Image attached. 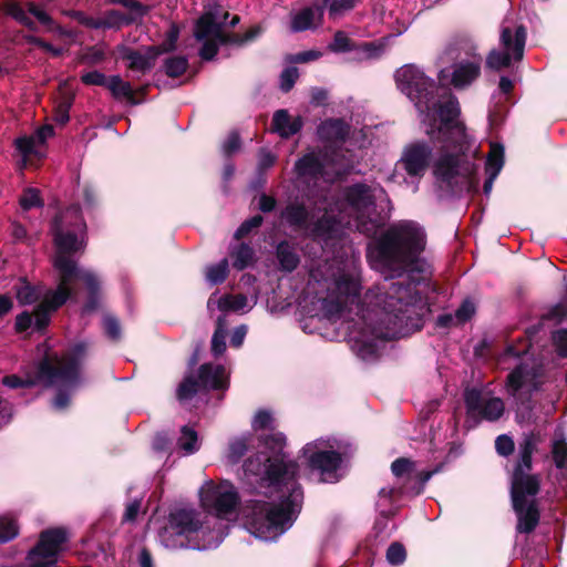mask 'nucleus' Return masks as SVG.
<instances>
[{"mask_svg":"<svg viewBox=\"0 0 567 567\" xmlns=\"http://www.w3.org/2000/svg\"><path fill=\"white\" fill-rule=\"evenodd\" d=\"M247 305V297L245 295H225L218 300V309L220 311H238Z\"/></svg>","mask_w":567,"mask_h":567,"instance_id":"obj_50","label":"nucleus"},{"mask_svg":"<svg viewBox=\"0 0 567 567\" xmlns=\"http://www.w3.org/2000/svg\"><path fill=\"white\" fill-rule=\"evenodd\" d=\"M75 280L83 281L86 289V299L81 308V313L85 316L95 312L102 299L101 281L99 277L92 271L81 270L79 268L76 270Z\"/></svg>","mask_w":567,"mask_h":567,"instance_id":"obj_21","label":"nucleus"},{"mask_svg":"<svg viewBox=\"0 0 567 567\" xmlns=\"http://www.w3.org/2000/svg\"><path fill=\"white\" fill-rule=\"evenodd\" d=\"M33 317H34L33 311L30 312L28 310H24L21 313H19L16 317L14 331L17 333H23V332L28 331L32 327V324L34 326Z\"/></svg>","mask_w":567,"mask_h":567,"instance_id":"obj_62","label":"nucleus"},{"mask_svg":"<svg viewBox=\"0 0 567 567\" xmlns=\"http://www.w3.org/2000/svg\"><path fill=\"white\" fill-rule=\"evenodd\" d=\"M259 442L271 453L269 457H278L280 460H287L284 449L286 446V436L281 432H275L267 435H260Z\"/></svg>","mask_w":567,"mask_h":567,"instance_id":"obj_35","label":"nucleus"},{"mask_svg":"<svg viewBox=\"0 0 567 567\" xmlns=\"http://www.w3.org/2000/svg\"><path fill=\"white\" fill-rule=\"evenodd\" d=\"M553 342L560 357H567V330L561 329L553 334Z\"/></svg>","mask_w":567,"mask_h":567,"instance_id":"obj_64","label":"nucleus"},{"mask_svg":"<svg viewBox=\"0 0 567 567\" xmlns=\"http://www.w3.org/2000/svg\"><path fill=\"white\" fill-rule=\"evenodd\" d=\"M337 287L340 291L346 292L348 296L359 295V285L350 275H342L337 280Z\"/></svg>","mask_w":567,"mask_h":567,"instance_id":"obj_59","label":"nucleus"},{"mask_svg":"<svg viewBox=\"0 0 567 567\" xmlns=\"http://www.w3.org/2000/svg\"><path fill=\"white\" fill-rule=\"evenodd\" d=\"M73 99H63L54 110V121L58 124L65 125L70 121V109L72 106Z\"/></svg>","mask_w":567,"mask_h":567,"instance_id":"obj_56","label":"nucleus"},{"mask_svg":"<svg viewBox=\"0 0 567 567\" xmlns=\"http://www.w3.org/2000/svg\"><path fill=\"white\" fill-rule=\"evenodd\" d=\"M59 274L58 286L54 290L49 289L42 297L40 303L34 309V330L44 334L51 322V315L59 310L72 296L73 289L72 281L76 278V271H73V266L66 261H59L58 268H54Z\"/></svg>","mask_w":567,"mask_h":567,"instance_id":"obj_9","label":"nucleus"},{"mask_svg":"<svg viewBox=\"0 0 567 567\" xmlns=\"http://www.w3.org/2000/svg\"><path fill=\"white\" fill-rule=\"evenodd\" d=\"M241 147V138L237 131H231L223 144V154L226 157L233 156Z\"/></svg>","mask_w":567,"mask_h":567,"instance_id":"obj_58","label":"nucleus"},{"mask_svg":"<svg viewBox=\"0 0 567 567\" xmlns=\"http://www.w3.org/2000/svg\"><path fill=\"white\" fill-rule=\"evenodd\" d=\"M534 434L526 435L519 445V458L512 476L511 496L513 508L517 516V530L528 534L539 522V509L536 495L539 491V480L529 475L532 455L538 444Z\"/></svg>","mask_w":567,"mask_h":567,"instance_id":"obj_5","label":"nucleus"},{"mask_svg":"<svg viewBox=\"0 0 567 567\" xmlns=\"http://www.w3.org/2000/svg\"><path fill=\"white\" fill-rule=\"evenodd\" d=\"M307 466L312 472H318L321 476L320 481L323 483L337 482V472L342 464V455L333 450L312 451L309 447L303 449Z\"/></svg>","mask_w":567,"mask_h":567,"instance_id":"obj_17","label":"nucleus"},{"mask_svg":"<svg viewBox=\"0 0 567 567\" xmlns=\"http://www.w3.org/2000/svg\"><path fill=\"white\" fill-rule=\"evenodd\" d=\"M198 434L197 432L184 425L181 430V436L178 439V445L182 450H184L187 454H193L198 450Z\"/></svg>","mask_w":567,"mask_h":567,"instance_id":"obj_44","label":"nucleus"},{"mask_svg":"<svg viewBox=\"0 0 567 567\" xmlns=\"http://www.w3.org/2000/svg\"><path fill=\"white\" fill-rule=\"evenodd\" d=\"M203 527L199 513L193 508H177L169 513L161 530L162 543L172 549H203L198 533Z\"/></svg>","mask_w":567,"mask_h":567,"instance_id":"obj_8","label":"nucleus"},{"mask_svg":"<svg viewBox=\"0 0 567 567\" xmlns=\"http://www.w3.org/2000/svg\"><path fill=\"white\" fill-rule=\"evenodd\" d=\"M538 328L526 331L527 340L509 343L497 358V368L508 371L506 391L515 400L530 395L545 382L542 363L535 358L533 339Z\"/></svg>","mask_w":567,"mask_h":567,"instance_id":"obj_4","label":"nucleus"},{"mask_svg":"<svg viewBox=\"0 0 567 567\" xmlns=\"http://www.w3.org/2000/svg\"><path fill=\"white\" fill-rule=\"evenodd\" d=\"M475 305L473 301L466 299L455 311L454 319L457 323H464L468 321L475 313Z\"/></svg>","mask_w":567,"mask_h":567,"instance_id":"obj_60","label":"nucleus"},{"mask_svg":"<svg viewBox=\"0 0 567 567\" xmlns=\"http://www.w3.org/2000/svg\"><path fill=\"white\" fill-rule=\"evenodd\" d=\"M102 327L107 339L113 342H118L121 340L122 327L117 317L112 313L103 315Z\"/></svg>","mask_w":567,"mask_h":567,"instance_id":"obj_43","label":"nucleus"},{"mask_svg":"<svg viewBox=\"0 0 567 567\" xmlns=\"http://www.w3.org/2000/svg\"><path fill=\"white\" fill-rule=\"evenodd\" d=\"M116 52L123 61L128 62V70L142 74L150 72L159 56L158 50L152 45H144L141 50H136L126 44H117Z\"/></svg>","mask_w":567,"mask_h":567,"instance_id":"obj_19","label":"nucleus"},{"mask_svg":"<svg viewBox=\"0 0 567 567\" xmlns=\"http://www.w3.org/2000/svg\"><path fill=\"white\" fill-rule=\"evenodd\" d=\"M422 227L413 220L391 224L373 248L374 268L385 282L378 287L374 318L369 323L375 339L410 336L424 326L425 277L420 262L424 249Z\"/></svg>","mask_w":567,"mask_h":567,"instance_id":"obj_1","label":"nucleus"},{"mask_svg":"<svg viewBox=\"0 0 567 567\" xmlns=\"http://www.w3.org/2000/svg\"><path fill=\"white\" fill-rule=\"evenodd\" d=\"M272 422H274V417L269 411L259 410L254 417L251 426L256 431L272 429Z\"/></svg>","mask_w":567,"mask_h":567,"instance_id":"obj_63","label":"nucleus"},{"mask_svg":"<svg viewBox=\"0 0 567 567\" xmlns=\"http://www.w3.org/2000/svg\"><path fill=\"white\" fill-rule=\"evenodd\" d=\"M308 237L313 241L328 243L339 237L340 223L333 215L323 214L311 226L309 225Z\"/></svg>","mask_w":567,"mask_h":567,"instance_id":"obj_25","label":"nucleus"},{"mask_svg":"<svg viewBox=\"0 0 567 567\" xmlns=\"http://www.w3.org/2000/svg\"><path fill=\"white\" fill-rule=\"evenodd\" d=\"M202 42L203 44L198 52L200 59L204 61H212L213 59H215L219 51V43L217 39H204Z\"/></svg>","mask_w":567,"mask_h":567,"instance_id":"obj_54","label":"nucleus"},{"mask_svg":"<svg viewBox=\"0 0 567 567\" xmlns=\"http://www.w3.org/2000/svg\"><path fill=\"white\" fill-rule=\"evenodd\" d=\"M50 234L55 248L53 268H58L59 261L63 260L76 271L79 266L73 256L83 252L87 245V226L81 205L74 203L59 210L50 221Z\"/></svg>","mask_w":567,"mask_h":567,"instance_id":"obj_7","label":"nucleus"},{"mask_svg":"<svg viewBox=\"0 0 567 567\" xmlns=\"http://www.w3.org/2000/svg\"><path fill=\"white\" fill-rule=\"evenodd\" d=\"M276 257L280 269L287 272L296 270L300 264V257L296 248L288 240H281L276 247Z\"/></svg>","mask_w":567,"mask_h":567,"instance_id":"obj_33","label":"nucleus"},{"mask_svg":"<svg viewBox=\"0 0 567 567\" xmlns=\"http://www.w3.org/2000/svg\"><path fill=\"white\" fill-rule=\"evenodd\" d=\"M386 561L392 566H400L406 559V550L402 543L393 542L386 549Z\"/></svg>","mask_w":567,"mask_h":567,"instance_id":"obj_51","label":"nucleus"},{"mask_svg":"<svg viewBox=\"0 0 567 567\" xmlns=\"http://www.w3.org/2000/svg\"><path fill=\"white\" fill-rule=\"evenodd\" d=\"M401 162L410 176H417L425 169V143L421 142L408 147Z\"/></svg>","mask_w":567,"mask_h":567,"instance_id":"obj_29","label":"nucleus"},{"mask_svg":"<svg viewBox=\"0 0 567 567\" xmlns=\"http://www.w3.org/2000/svg\"><path fill=\"white\" fill-rule=\"evenodd\" d=\"M106 29L120 30L124 25H132L138 23L133 17L124 12L111 9L106 10L103 14Z\"/></svg>","mask_w":567,"mask_h":567,"instance_id":"obj_38","label":"nucleus"},{"mask_svg":"<svg viewBox=\"0 0 567 567\" xmlns=\"http://www.w3.org/2000/svg\"><path fill=\"white\" fill-rule=\"evenodd\" d=\"M385 45L378 42H355L350 39L346 32L339 30L334 33L333 40L328 45V50L334 53H346L355 51L359 59L377 60L381 58Z\"/></svg>","mask_w":567,"mask_h":567,"instance_id":"obj_18","label":"nucleus"},{"mask_svg":"<svg viewBox=\"0 0 567 567\" xmlns=\"http://www.w3.org/2000/svg\"><path fill=\"white\" fill-rule=\"evenodd\" d=\"M12 290L20 306L33 305L43 296L42 286L32 285L25 277L19 278V281L12 287Z\"/></svg>","mask_w":567,"mask_h":567,"instance_id":"obj_31","label":"nucleus"},{"mask_svg":"<svg viewBox=\"0 0 567 567\" xmlns=\"http://www.w3.org/2000/svg\"><path fill=\"white\" fill-rule=\"evenodd\" d=\"M249 447V437L243 436L239 439H236L229 443L228 447V461L231 464H237L244 455L247 453Z\"/></svg>","mask_w":567,"mask_h":567,"instance_id":"obj_48","label":"nucleus"},{"mask_svg":"<svg viewBox=\"0 0 567 567\" xmlns=\"http://www.w3.org/2000/svg\"><path fill=\"white\" fill-rule=\"evenodd\" d=\"M110 4H120L128 10L126 14L133 17L138 22L148 13L150 9L137 0H105Z\"/></svg>","mask_w":567,"mask_h":567,"instance_id":"obj_42","label":"nucleus"},{"mask_svg":"<svg viewBox=\"0 0 567 567\" xmlns=\"http://www.w3.org/2000/svg\"><path fill=\"white\" fill-rule=\"evenodd\" d=\"M181 28L176 22H172L166 34L164 41L158 45H153L154 49H157L159 55L165 53L174 52L177 48V41L179 39Z\"/></svg>","mask_w":567,"mask_h":567,"instance_id":"obj_41","label":"nucleus"},{"mask_svg":"<svg viewBox=\"0 0 567 567\" xmlns=\"http://www.w3.org/2000/svg\"><path fill=\"white\" fill-rule=\"evenodd\" d=\"M551 453L555 465L561 470L567 468V443L561 434H555Z\"/></svg>","mask_w":567,"mask_h":567,"instance_id":"obj_46","label":"nucleus"},{"mask_svg":"<svg viewBox=\"0 0 567 567\" xmlns=\"http://www.w3.org/2000/svg\"><path fill=\"white\" fill-rule=\"evenodd\" d=\"M197 379L200 383L202 390L205 392L210 390L225 391L229 386V380L226 377L225 367L221 364H202L198 369Z\"/></svg>","mask_w":567,"mask_h":567,"instance_id":"obj_22","label":"nucleus"},{"mask_svg":"<svg viewBox=\"0 0 567 567\" xmlns=\"http://www.w3.org/2000/svg\"><path fill=\"white\" fill-rule=\"evenodd\" d=\"M504 166V147L499 144H492L486 159L485 171L487 178L484 183V194L489 195L494 181Z\"/></svg>","mask_w":567,"mask_h":567,"instance_id":"obj_28","label":"nucleus"},{"mask_svg":"<svg viewBox=\"0 0 567 567\" xmlns=\"http://www.w3.org/2000/svg\"><path fill=\"white\" fill-rule=\"evenodd\" d=\"M230 257L233 259V267L240 271L252 264L255 250L249 244L241 243L230 251Z\"/></svg>","mask_w":567,"mask_h":567,"instance_id":"obj_36","label":"nucleus"},{"mask_svg":"<svg viewBox=\"0 0 567 567\" xmlns=\"http://www.w3.org/2000/svg\"><path fill=\"white\" fill-rule=\"evenodd\" d=\"M200 503L207 512L223 518L236 511L239 495L233 488L221 489L218 486L208 485L200 491Z\"/></svg>","mask_w":567,"mask_h":567,"instance_id":"obj_16","label":"nucleus"},{"mask_svg":"<svg viewBox=\"0 0 567 567\" xmlns=\"http://www.w3.org/2000/svg\"><path fill=\"white\" fill-rule=\"evenodd\" d=\"M303 127V118L297 116L292 118L285 109L277 110L271 121V132L277 133L281 138H290L299 133Z\"/></svg>","mask_w":567,"mask_h":567,"instance_id":"obj_26","label":"nucleus"},{"mask_svg":"<svg viewBox=\"0 0 567 567\" xmlns=\"http://www.w3.org/2000/svg\"><path fill=\"white\" fill-rule=\"evenodd\" d=\"M466 55L468 59L460 60L452 70H440L439 81L444 87L432 109L427 107V140L444 150L434 163L433 174L440 187L452 194L472 192L478 185L475 164L462 156L470 147L471 136L461 120L458 100L449 87H467L480 76L481 55L471 52Z\"/></svg>","mask_w":567,"mask_h":567,"instance_id":"obj_2","label":"nucleus"},{"mask_svg":"<svg viewBox=\"0 0 567 567\" xmlns=\"http://www.w3.org/2000/svg\"><path fill=\"white\" fill-rule=\"evenodd\" d=\"M228 274H229L228 260H227V258H224L218 264L208 266L206 268L205 277H206V280L212 286H217V285L223 284L227 279Z\"/></svg>","mask_w":567,"mask_h":567,"instance_id":"obj_40","label":"nucleus"},{"mask_svg":"<svg viewBox=\"0 0 567 567\" xmlns=\"http://www.w3.org/2000/svg\"><path fill=\"white\" fill-rule=\"evenodd\" d=\"M78 380H80V378ZM63 382L65 384L56 389L55 395L52 400V408L58 411H62L69 408V405L71 404V390L69 389V386L76 385L79 381H76L75 383H70L65 381Z\"/></svg>","mask_w":567,"mask_h":567,"instance_id":"obj_49","label":"nucleus"},{"mask_svg":"<svg viewBox=\"0 0 567 567\" xmlns=\"http://www.w3.org/2000/svg\"><path fill=\"white\" fill-rule=\"evenodd\" d=\"M69 543V533L64 527H51L39 534L37 544L28 551V567H55L61 553Z\"/></svg>","mask_w":567,"mask_h":567,"instance_id":"obj_12","label":"nucleus"},{"mask_svg":"<svg viewBox=\"0 0 567 567\" xmlns=\"http://www.w3.org/2000/svg\"><path fill=\"white\" fill-rule=\"evenodd\" d=\"M203 391L197 378L193 374L184 377L176 390V398L179 402L193 399L198 392Z\"/></svg>","mask_w":567,"mask_h":567,"instance_id":"obj_37","label":"nucleus"},{"mask_svg":"<svg viewBox=\"0 0 567 567\" xmlns=\"http://www.w3.org/2000/svg\"><path fill=\"white\" fill-rule=\"evenodd\" d=\"M324 4L315 0L307 7L290 14L289 29L293 33L317 29L323 20Z\"/></svg>","mask_w":567,"mask_h":567,"instance_id":"obj_20","label":"nucleus"},{"mask_svg":"<svg viewBox=\"0 0 567 567\" xmlns=\"http://www.w3.org/2000/svg\"><path fill=\"white\" fill-rule=\"evenodd\" d=\"M19 534L17 522L7 517H0V544H7Z\"/></svg>","mask_w":567,"mask_h":567,"instance_id":"obj_52","label":"nucleus"},{"mask_svg":"<svg viewBox=\"0 0 567 567\" xmlns=\"http://www.w3.org/2000/svg\"><path fill=\"white\" fill-rule=\"evenodd\" d=\"M526 43V30L523 25L512 29L502 25L501 29V48L492 50L486 58V65L492 70L499 71L508 68L513 61H520L524 56Z\"/></svg>","mask_w":567,"mask_h":567,"instance_id":"obj_13","label":"nucleus"},{"mask_svg":"<svg viewBox=\"0 0 567 567\" xmlns=\"http://www.w3.org/2000/svg\"><path fill=\"white\" fill-rule=\"evenodd\" d=\"M107 89L115 100L125 99L133 106L143 103V100H137L131 83L123 81L120 75L109 78Z\"/></svg>","mask_w":567,"mask_h":567,"instance_id":"obj_34","label":"nucleus"},{"mask_svg":"<svg viewBox=\"0 0 567 567\" xmlns=\"http://www.w3.org/2000/svg\"><path fill=\"white\" fill-rule=\"evenodd\" d=\"M463 399L466 410V423L472 426L482 421L496 422L505 413V403L502 398L493 394L492 391L472 386L463 392Z\"/></svg>","mask_w":567,"mask_h":567,"instance_id":"obj_11","label":"nucleus"},{"mask_svg":"<svg viewBox=\"0 0 567 567\" xmlns=\"http://www.w3.org/2000/svg\"><path fill=\"white\" fill-rule=\"evenodd\" d=\"M189 68L188 59L184 55H175L165 59L163 69L168 78L176 79L186 73Z\"/></svg>","mask_w":567,"mask_h":567,"instance_id":"obj_39","label":"nucleus"},{"mask_svg":"<svg viewBox=\"0 0 567 567\" xmlns=\"http://www.w3.org/2000/svg\"><path fill=\"white\" fill-rule=\"evenodd\" d=\"M264 221V217L261 215H255L248 219H246L235 231L234 237L236 239H241L250 234V231L255 228L261 226Z\"/></svg>","mask_w":567,"mask_h":567,"instance_id":"obj_53","label":"nucleus"},{"mask_svg":"<svg viewBox=\"0 0 567 567\" xmlns=\"http://www.w3.org/2000/svg\"><path fill=\"white\" fill-rule=\"evenodd\" d=\"M396 89L406 95L421 115V124L425 123V72L415 64H404L394 72Z\"/></svg>","mask_w":567,"mask_h":567,"instance_id":"obj_14","label":"nucleus"},{"mask_svg":"<svg viewBox=\"0 0 567 567\" xmlns=\"http://www.w3.org/2000/svg\"><path fill=\"white\" fill-rule=\"evenodd\" d=\"M281 218L295 230L309 228L310 213L308 207L300 202H291L281 212Z\"/></svg>","mask_w":567,"mask_h":567,"instance_id":"obj_27","label":"nucleus"},{"mask_svg":"<svg viewBox=\"0 0 567 567\" xmlns=\"http://www.w3.org/2000/svg\"><path fill=\"white\" fill-rule=\"evenodd\" d=\"M24 39L29 44L35 45L43 51L51 53L53 56H60L63 53L62 48H56L40 37L29 34L25 35Z\"/></svg>","mask_w":567,"mask_h":567,"instance_id":"obj_57","label":"nucleus"},{"mask_svg":"<svg viewBox=\"0 0 567 567\" xmlns=\"http://www.w3.org/2000/svg\"><path fill=\"white\" fill-rule=\"evenodd\" d=\"M243 468L246 476L259 477L281 492L279 503L256 499L247 503L243 512L246 528L261 539L285 533L297 519L303 503L298 463L257 453L245 461Z\"/></svg>","mask_w":567,"mask_h":567,"instance_id":"obj_3","label":"nucleus"},{"mask_svg":"<svg viewBox=\"0 0 567 567\" xmlns=\"http://www.w3.org/2000/svg\"><path fill=\"white\" fill-rule=\"evenodd\" d=\"M391 472L399 485L382 487L379 491V507L391 504L403 495L416 496L423 492L425 470L417 471L416 462L408 457H399L392 462Z\"/></svg>","mask_w":567,"mask_h":567,"instance_id":"obj_10","label":"nucleus"},{"mask_svg":"<svg viewBox=\"0 0 567 567\" xmlns=\"http://www.w3.org/2000/svg\"><path fill=\"white\" fill-rule=\"evenodd\" d=\"M299 73L296 66H288L284 69L280 74V89L282 92L288 93L293 87L298 80Z\"/></svg>","mask_w":567,"mask_h":567,"instance_id":"obj_55","label":"nucleus"},{"mask_svg":"<svg viewBox=\"0 0 567 567\" xmlns=\"http://www.w3.org/2000/svg\"><path fill=\"white\" fill-rule=\"evenodd\" d=\"M224 22L219 21V6L216 4L204 11L194 25V37L197 41L216 38Z\"/></svg>","mask_w":567,"mask_h":567,"instance_id":"obj_23","label":"nucleus"},{"mask_svg":"<svg viewBox=\"0 0 567 567\" xmlns=\"http://www.w3.org/2000/svg\"><path fill=\"white\" fill-rule=\"evenodd\" d=\"M3 9L8 16L30 31H38V25L28 13L33 16L48 30H53L55 27L53 18L33 1H27L24 7H22L19 2L11 0L4 4Z\"/></svg>","mask_w":567,"mask_h":567,"instance_id":"obj_15","label":"nucleus"},{"mask_svg":"<svg viewBox=\"0 0 567 567\" xmlns=\"http://www.w3.org/2000/svg\"><path fill=\"white\" fill-rule=\"evenodd\" d=\"M86 351V343L78 342L65 350L62 355L45 352L38 363L33 377L21 379L14 374L6 375L2 383L11 389L32 388L39 383L52 386L56 380L75 383Z\"/></svg>","mask_w":567,"mask_h":567,"instance_id":"obj_6","label":"nucleus"},{"mask_svg":"<svg viewBox=\"0 0 567 567\" xmlns=\"http://www.w3.org/2000/svg\"><path fill=\"white\" fill-rule=\"evenodd\" d=\"M224 318H217L216 329L212 338V353L214 357H219L226 351V331L223 328Z\"/></svg>","mask_w":567,"mask_h":567,"instance_id":"obj_47","label":"nucleus"},{"mask_svg":"<svg viewBox=\"0 0 567 567\" xmlns=\"http://www.w3.org/2000/svg\"><path fill=\"white\" fill-rule=\"evenodd\" d=\"M293 171L299 178L318 181L326 175V164L318 153L308 152L295 162Z\"/></svg>","mask_w":567,"mask_h":567,"instance_id":"obj_24","label":"nucleus"},{"mask_svg":"<svg viewBox=\"0 0 567 567\" xmlns=\"http://www.w3.org/2000/svg\"><path fill=\"white\" fill-rule=\"evenodd\" d=\"M344 199L354 209H365L373 205L371 187L364 183H355L344 190Z\"/></svg>","mask_w":567,"mask_h":567,"instance_id":"obj_30","label":"nucleus"},{"mask_svg":"<svg viewBox=\"0 0 567 567\" xmlns=\"http://www.w3.org/2000/svg\"><path fill=\"white\" fill-rule=\"evenodd\" d=\"M19 204L23 210H30L35 207H43L44 200L41 197L40 190L38 188L28 187L20 196Z\"/></svg>","mask_w":567,"mask_h":567,"instance_id":"obj_45","label":"nucleus"},{"mask_svg":"<svg viewBox=\"0 0 567 567\" xmlns=\"http://www.w3.org/2000/svg\"><path fill=\"white\" fill-rule=\"evenodd\" d=\"M81 82L85 85H97L107 87L109 78L104 73L94 70L82 74Z\"/></svg>","mask_w":567,"mask_h":567,"instance_id":"obj_61","label":"nucleus"},{"mask_svg":"<svg viewBox=\"0 0 567 567\" xmlns=\"http://www.w3.org/2000/svg\"><path fill=\"white\" fill-rule=\"evenodd\" d=\"M321 140L328 142H343L348 137L349 126L342 118H328L318 127Z\"/></svg>","mask_w":567,"mask_h":567,"instance_id":"obj_32","label":"nucleus"}]
</instances>
